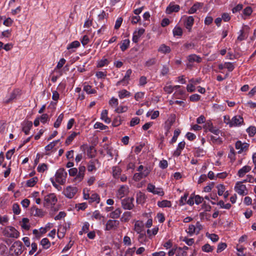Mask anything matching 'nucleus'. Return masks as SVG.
<instances>
[{"label": "nucleus", "mask_w": 256, "mask_h": 256, "mask_svg": "<svg viewBox=\"0 0 256 256\" xmlns=\"http://www.w3.org/2000/svg\"><path fill=\"white\" fill-rule=\"evenodd\" d=\"M213 250H214L213 247L211 246L208 244H204L202 247V250L204 252H212Z\"/></svg>", "instance_id": "56"}, {"label": "nucleus", "mask_w": 256, "mask_h": 256, "mask_svg": "<svg viewBox=\"0 0 256 256\" xmlns=\"http://www.w3.org/2000/svg\"><path fill=\"white\" fill-rule=\"evenodd\" d=\"M10 252L12 256H18L22 254L23 252L22 242L20 241L14 242L10 248Z\"/></svg>", "instance_id": "1"}, {"label": "nucleus", "mask_w": 256, "mask_h": 256, "mask_svg": "<svg viewBox=\"0 0 256 256\" xmlns=\"http://www.w3.org/2000/svg\"><path fill=\"white\" fill-rule=\"evenodd\" d=\"M58 142H59V140H56L53 141L52 142L49 144L48 145L46 146V147H45L46 150L50 151L51 150H52L55 146L58 143Z\"/></svg>", "instance_id": "51"}, {"label": "nucleus", "mask_w": 256, "mask_h": 256, "mask_svg": "<svg viewBox=\"0 0 256 256\" xmlns=\"http://www.w3.org/2000/svg\"><path fill=\"white\" fill-rule=\"evenodd\" d=\"M108 112L106 110H103L100 114V118L106 124H109L111 122L110 118L108 116Z\"/></svg>", "instance_id": "27"}, {"label": "nucleus", "mask_w": 256, "mask_h": 256, "mask_svg": "<svg viewBox=\"0 0 256 256\" xmlns=\"http://www.w3.org/2000/svg\"><path fill=\"white\" fill-rule=\"evenodd\" d=\"M20 225L22 228L25 230H28L30 228L29 220L28 218H24L20 222Z\"/></svg>", "instance_id": "24"}, {"label": "nucleus", "mask_w": 256, "mask_h": 256, "mask_svg": "<svg viewBox=\"0 0 256 256\" xmlns=\"http://www.w3.org/2000/svg\"><path fill=\"white\" fill-rule=\"evenodd\" d=\"M67 172L64 168H59L55 174L56 182L60 184H64L66 182Z\"/></svg>", "instance_id": "3"}, {"label": "nucleus", "mask_w": 256, "mask_h": 256, "mask_svg": "<svg viewBox=\"0 0 256 256\" xmlns=\"http://www.w3.org/2000/svg\"><path fill=\"white\" fill-rule=\"evenodd\" d=\"M84 90L88 94H94L96 93V90L92 88V87L90 85H84Z\"/></svg>", "instance_id": "42"}, {"label": "nucleus", "mask_w": 256, "mask_h": 256, "mask_svg": "<svg viewBox=\"0 0 256 256\" xmlns=\"http://www.w3.org/2000/svg\"><path fill=\"white\" fill-rule=\"evenodd\" d=\"M216 188L218 189V195L222 196L224 194V193L226 190L224 186L222 184H220L216 186Z\"/></svg>", "instance_id": "47"}, {"label": "nucleus", "mask_w": 256, "mask_h": 256, "mask_svg": "<svg viewBox=\"0 0 256 256\" xmlns=\"http://www.w3.org/2000/svg\"><path fill=\"white\" fill-rule=\"evenodd\" d=\"M242 182H236L234 187V190L240 196H246L248 194L246 186L242 184Z\"/></svg>", "instance_id": "5"}, {"label": "nucleus", "mask_w": 256, "mask_h": 256, "mask_svg": "<svg viewBox=\"0 0 256 256\" xmlns=\"http://www.w3.org/2000/svg\"><path fill=\"white\" fill-rule=\"evenodd\" d=\"M243 118L240 116H236L231 119L230 127L240 126L243 123Z\"/></svg>", "instance_id": "13"}, {"label": "nucleus", "mask_w": 256, "mask_h": 256, "mask_svg": "<svg viewBox=\"0 0 256 256\" xmlns=\"http://www.w3.org/2000/svg\"><path fill=\"white\" fill-rule=\"evenodd\" d=\"M146 199V196L142 192H138L136 194V202L138 204H142L144 203Z\"/></svg>", "instance_id": "31"}, {"label": "nucleus", "mask_w": 256, "mask_h": 256, "mask_svg": "<svg viewBox=\"0 0 256 256\" xmlns=\"http://www.w3.org/2000/svg\"><path fill=\"white\" fill-rule=\"evenodd\" d=\"M32 214L35 216L42 217L44 215V212L36 206H33L31 209Z\"/></svg>", "instance_id": "17"}, {"label": "nucleus", "mask_w": 256, "mask_h": 256, "mask_svg": "<svg viewBox=\"0 0 256 256\" xmlns=\"http://www.w3.org/2000/svg\"><path fill=\"white\" fill-rule=\"evenodd\" d=\"M228 157L232 162H234L236 160V152L232 146L230 147V152L228 154Z\"/></svg>", "instance_id": "45"}, {"label": "nucleus", "mask_w": 256, "mask_h": 256, "mask_svg": "<svg viewBox=\"0 0 256 256\" xmlns=\"http://www.w3.org/2000/svg\"><path fill=\"white\" fill-rule=\"evenodd\" d=\"M187 233L189 235H190V236H192L194 234H196V228H195V227H194V224H190L188 228V230L187 231Z\"/></svg>", "instance_id": "55"}, {"label": "nucleus", "mask_w": 256, "mask_h": 256, "mask_svg": "<svg viewBox=\"0 0 256 256\" xmlns=\"http://www.w3.org/2000/svg\"><path fill=\"white\" fill-rule=\"evenodd\" d=\"M158 206L160 208H170L172 206L171 202L168 200H163L158 202Z\"/></svg>", "instance_id": "34"}, {"label": "nucleus", "mask_w": 256, "mask_h": 256, "mask_svg": "<svg viewBox=\"0 0 256 256\" xmlns=\"http://www.w3.org/2000/svg\"><path fill=\"white\" fill-rule=\"evenodd\" d=\"M4 235L8 238H18L20 236V232L11 226H7L4 230Z\"/></svg>", "instance_id": "4"}, {"label": "nucleus", "mask_w": 256, "mask_h": 256, "mask_svg": "<svg viewBox=\"0 0 256 256\" xmlns=\"http://www.w3.org/2000/svg\"><path fill=\"white\" fill-rule=\"evenodd\" d=\"M112 170V176L115 178H118L121 174L122 170L118 166H113Z\"/></svg>", "instance_id": "32"}, {"label": "nucleus", "mask_w": 256, "mask_h": 256, "mask_svg": "<svg viewBox=\"0 0 256 256\" xmlns=\"http://www.w3.org/2000/svg\"><path fill=\"white\" fill-rule=\"evenodd\" d=\"M64 116V115L62 113L59 115V116L57 118L56 121L54 123V128H58L60 126L61 122L63 120Z\"/></svg>", "instance_id": "43"}, {"label": "nucleus", "mask_w": 256, "mask_h": 256, "mask_svg": "<svg viewBox=\"0 0 256 256\" xmlns=\"http://www.w3.org/2000/svg\"><path fill=\"white\" fill-rule=\"evenodd\" d=\"M130 41L128 39H125L123 40L120 46V48L122 51H125L130 46Z\"/></svg>", "instance_id": "33"}, {"label": "nucleus", "mask_w": 256, "mask_h": 256, "mask_svg": "<svg viewBox=\"0 0 256 256\" xmlns=\"http://www.w3.org/2000/svg\"><path fill=\"white\" fill-rule=\"evenodd\" d=\"M131 216H132L131 212H124L121 218V220L122 222H126L130 220Z\"/></svg>", "instance_id": "44"}, {"label": "nucleus", "mask_w": 256, "mask_h": 256, "mask_svg": "<svg viewBox=\"0 0 256 256\" xmlns=\"http://www.w3.org/2000/svg\"><path fill=\"white\" fill-rule=\"evenodd\" d=\"M140 120L138 118V117L133 118L130 122V126H134L140 123Z\"/></svg>", "instance_id": "58"}, {"label": "nucleus", "mask_w": 256, "mask_h": 256, "mask_svg": "<svg viewBox=\"0 0 256 256\" xmlns=\"http://www.w3.org/2000/svg\"><path fill=\"white\" fill-rule=\"evenodd\" d=\"M226 248V243L222 242L218 244L217 248V252H220L224 250Z\"/></svg>", "instance_id": "61"}, {"label": "nucleus", "mask_w": 256, "mask_h": 256, "mask_svg": "<svg viewBox=\"0 0 256 256\" xmlns=\"http://www.w3.org/2000/svg\"><path fill=\"white\" fill-rule=\"evenodd\" d=\"M119 224L120 222L118 220H109L106 222L105 230H116L119 226Z\"/></svg>", "instance_id": "11"}, {"label": "nucleus", "mask_w": 256, "mask_h": 256, "mask_svg": "<svg viewBox=\"0 0 256 256\" xmlns=\"http://www.w3.org/2000/svg\"><path fill=\"white\" fill-rule=\"evenodd\" d=\"M80 46V43L78 40H75L68 44L67 46L68 50H71L72 52H74V49L78 48Z\"/></svg>", "instance_id": "29"}, {"label": "nucleus", "mask_w": 256, "mask_h": 256, "mask_svg": "<svg viewBox=\"0 0 256 256\" xmlns=\"http://www.w3.org/2000/svg\"><path fill=\"white\" fill-rule=\"evenodd\" d=\"M144 224L142 222L138 220L135 222L134 230L138 233L140 234L143 230Z\"/></svg>", "instance_id": "23"}, {"label": "nucleus", "mask_w": 256, "mask_h": 256, "mask_svg": "<svg viewBox=\"0 0 256 256\" xmlns=\"http://www.w3.org/2000/svg\"><path fill=\"white\" fill-rule=\"evenodd\" d=\"M217 204L220 206L221 208H225L227 210H229L230 208L232 206L230 204L228 203L226 204H224V201L220 200L218 203Z\"/></svg>", "instance_id": "52"}, {"label": "nucleus", "mask_w": 256, "mask_h": 256, "mask_svg": "<svg viewBox=\"0 0 256 256\" xmlns=\"http://www.w3.org/2000/svg\"><path fill=\"white\" fill-rule=\"evenodd\" d=\"M98 162V160H93L90 161L88 164V170L90 172L96 170V166Z\"/></svg>", "instance_id": "22"}, {"label": "nucleus", "mask_w": 256, "mask_h": 256, "mask_svg": "<svg viewBox=\"0 0 256 256\" xmlns=\"http://www.w3.org/2000/svg\"><path fill=\"white\" fill-rule=\"evenodd\" d=\"M80 134V132H72V134L67 138L66 140L65 144L66 145H70L74 138Z\"/></svg>", "instance_id": "30"}, {"label": "nucleus", "mask_w": 256, "mask_h": 256, "mask_svg": "<svg viewBox=\"0 0 256 256\" xmlns=\"http://www.w3.org/2000/svg\"><path fill=\"white\" fill-rule=\"evenodd\" d=\"M187 59L189 62H196L198 63H200L202 61V58L195 54H192L189 55Z\"/></svg>", "instance_id": "20"}, {"label": "nucleus", "mask_w": 256, "mask_h": 256, "mask_svg": "<svg viewBox=\"0 0 256 256\" xmlns=\"http://www.w3.org/2000/svg\"><path fill=\"white\" fill-rule=\"evenodd\" d=\"M252 168L249 166H243L242 168L239 170L238 172V176L240 178L243 177L246 174L249 172L251 170Z\"/></svg>", "instance_id": "18"}, {"label": "nucleus", "mask_w": 256, "mask_h": 256, "mask_svg": "<svg viewBox=\"0 0 256 256\" xmlns=\"http://www.w3.org/2000/svg\"><path fill=\"white\" fill-rule=\"evenodd\" d=\"M144 28H140L138 30H136L133 34L132 41L134 42H138L140 38L144 34Z\"/></svg>", "instance_id": "16"}, {"label": "nucleus", "mask_w": 256, "mask_h": 256, "mask_svg": "<svg viewBox=\"0 0 256 256\" xmlns=\"http://www.w3.org/2000/svg\"><path fill=\"white\" fill-rule=\"evenodd\" d=\"M158 51L162 54H166L170 53L171 51V49L170 46L162 44L160 46Z\"/></svg>", "instance_id": "28"}, {"label": "nucleus", "mask_w": 256, "mask_h": 256, "mask_svg": "<svg viewBox=\"0 0 256 256\" xmlns=\"http://www.w3.org/2000/svg\"><path fill=\"white\" fill-rule=\"evenodd\" d=\"M248 29V27L246 26H245L243 30H241L240 31V34L238 36L237 39L238 40L240 41L243 40H245L248 34L246 32V30Z\"/></svg>", "instance_id": "21"}, {"label": "nucleus", "mask_w": 256, "mask_h": 256, "mask_svg": "<svg viewBox=\"0 0 256 256\" xmlns=\"http://www.w3.org/2000/svg\"><path fill=\"white\" fill-rule=\"evenodd\" d=\"M16 97V94L14 92H12L10 94L8 98H6L4 100V102L6 104H8L12 100L15 99Z\"/></svg>", "instance_id": "41"}, {"label": "nucleus", "mask_w": 256, "mask_h": 256, "mask_svg": "<svg viewBox=\"0 0 256 256\" xmlns=\"http://www.w3.org/2000/svg\"><path fill=\"white\" fill-rule=\"evenodd\" d=\"M121 122L122 120L120 117L117 116L114 119V120L112 124V126L115 127L118 126L121 124Z\"/></svg>", "instance_id": "59"}, {"label": "nucleus", "mask_w": 256, "mask_h": 256, "mask_svg": "<svg viewBox=\"0 0 256 256\" xmlns=\"http://www.w3.org/2000/svg\"><path fill=\"white\" fill-rule=\"evenodd\" d=\"M206 236L209 238L210 239V240L212 241L213 242H217L218 240V236L217 234H208V233H206Z\"/></svg>", "instance_id": "49"}, {"label": "nucleus", "mask_w": 256, "mask_h": 256, "mask_svg": "<svg viewBox=\"0 0 256 256\" xmlns=\"http://www.w3.org/2000/svg\"><path fill=\"white\" fill-rule=\"evenodd\" d=\"M128 192V188L126 185L122 186L118 190L116 196L118 198L121 199L127 195Z\"/></svg>", "instance_id": "12"}, {"label": "nucleus", "mask_w": 256, "mask_h": 256, "mask_svg": "<svg viewBox=\"0 0 256 256\" xmlns=\"http://www.w3.org/2000/svg\"><path fill=\"white\" fill-rule=\"evenodd\" d=\"M210 140L213 143L218 144H220L222 142V139L220 137H216L213 136H210Z\"/></svg>", "instance_id": "50"}, {"label": "nucleus", "mask_w": 256, "mask_h": 256, "mask_svg": "<svg viewBox=\"0 0 256 256\" xmlns=\"http://www.w3.org/2000/svg\"><path fill=\"white\" fill-rule=\"evenodd\" d=\"M37 177H34L26 181V186L29 187L34 186L38 182Z\"/></svg>", "instance_id": "40"}, {"label": "nucleus", "mask_w": 256, "mask_h": 256, "mask_svg": "<svg viewBox=\"0 0 256 256\" xmlns=\"http://www.w3.org/2000/svg\"><path fill=\"white\" fill-rule=\"evenodd\" d=\"M176 256H187V252L185 250L181 249V248L180 247L178 248V250L176 254Z\"/></svg>", "instance_id": "63"}, {"label": "nucleus", "mask_w": 256, "mask_h": 256, "mask_svg": "<svg viewBox=\"0 0 256 256\" xmlns=\"http://www.w3.org/2000/svg\"><path fill=\"white\" fill-rule=\"evenodd\" d=\"M246 132L250 136H252L256 133V128L254 126H250L248 128H247Z\"/></svg>", "instance_id": "53"}, {"label": "nucleus", "mask_w": 256, "mask_h": 256, "mask_svg": "<svg viewBox=\"0 0 256 256\" xmlns=\"http://www.w3.org/2000/svg\"><path fill=\"white\" fill-rule=\"evenodd\" d=\"M118 100L114 97H112L109 101V104L112 106L116 107L118 106Z\"/></svg>", "instance_id": "60"}, {"label": "nucleus", "mask_w": 256, "mask_h": 256, "mask_svg": "<svg viewBox=\"0 0 256 256\" xmlns=\"http://www.w3.org/2000/svg\"><path fill=\"white\" fill-rule=\"evenodd\" d=\"M77 192L78 189L76 187L68 186L64 190L63 193L66 198H72L75 196Z\"/></svg>", "instance_id": "7"}, {"label": "nucleus", "mask_w": 256, "mask_h": 256, "mask_svg": "<svg viewBox=\"0 0 256 256\" xmlns=\"http://www.w3.org/2000/svg\"><path fill=\"white\" fill-rule=\"evenodd\" d=\"M147 190L148 192H152L154 194L159 195L160 196H162L164 194L162 188H156V186L152 184H148Z\"/></svg>", "instance_id": "6"}, {"label": "nucleus", "mask_w": 256, "mask_h": 256, "mask_svg": "<svg viewBox=\"0 0 256 256\" xmlns=\"http://www.w3.org/2000/svg\"><path fill=\"white\" fill-rule=\"evenodd\" d=\"M109 62L106 58H102L99 60L98 62L97 66L99 68L103 67L105 66L108 65Z\"/></svg>", "instance_id": "48"}, {"label": "nucleus", "mask_w": 256, "mask_h": 256, "mask_svg": "<svg viewBox=\"0 0 256 256\" xmlns=\"http://www.w3.org/2000/svg\"><path fill=\"white\" fill-rule=\"evenodd\" d=\"M32 126V123L30 121H27L24 124L22 130L26 134H28Z\"/></svg>", "instance_id": "26"}, {"label": "nucleus", "mask_w": 256, "mask_h": 256, "mask_svg": "<svg viewBox=\"0 0 256 256\" xmlns=\"http://www.w3.org/2000/svg\"><path fill=\"white\" fill-rule=\"evenodd\" d=\"M95 129H100L101 130H105L108 128V126L104 125L100 122H96L94 126Z\"/></svg>", "instance_id": "46"}, {"label": "nucleus", "mask_w": 256, "mask_h": 256, "mask_svg": "<svg viewBox=\"0 0 256 256\" xmlns=\"http://www.w3.org/2000/svg\"><path fill=\"white\" fill-rule=\"evenodd\" d=\"M173 34L175 36H181L182 34V30L180 26H175L172 30Z\"/></svg>", "instance_id": "39"}, {"label": "nucleus", "mask_w": 256, "mask_h": 256, "mask_svg": "<svg viewBox=\"0 0 256 256\" xmlns=\"http://www.w3.org/2000/svg\"><path fill=\"white\" fill-rule=\"evenodd\" d=\"M132 73V70L131 69L128 70L123 78L122 80L118 82L116 85L118 86L120 85L122 82L124 83V85H127L128 84V81L130 80V76Z\"/></svg>", "instance_id": "14"}, {"label": "nucleus", "mask_w": 256, "mask_h": 256, "mask_svg": "<svg viewBox=\"0 0 256 256\" xmlns=\"http://www.w3.org/2000/svg\"><path fill=\"white\" fill-rule=\"evenodd\" d=\"M57 200V198L54 194H49L44 198V206L49 208L55 205Z\"/></svg>", "instance_id": "2"}, {"label": "nucleus", "mask_w": 256, "mask_h": 256, "mask_svg": "<svg viewBox=\"0 0 256 256\" xmlns=\"http://www.w3.org/2000/svg\"><path fill=\"white\" fill-rule=\"evenodd\" d=\"M202 6V4L200 2L195 3L187 12L188 14H193L197 11V10L200 8Z\"/></svg>", "instance_id": "19"}, {"label": "nucleus", "mask_w": 256, "mask_h": 256, "mask_svg": "<svg viewBox=\"0 0 256 256\" xmlns=\"http://www.w3.org/2000/svg\"><path fill=\"white\" fill-rule=\"evenodd\" d=\"M194 20V18L192 16H186L184 17V26L189 32L192 31Z\"/></svg>", "instance_id": "9"}, {"label": "nucleus", "mask_w": 256, "mask_h": 256, "mask_svg": "<svg viewBox=\"0 0 256 256\" xmlns=\"http://www.w3.org/2000/svg\"><path fill=\"white\" fill-rule=\"evenodd\" d=\"M185 91L182 90H178L172 96L177 99H183L185 98Z\"/></svg>", "instance_id": "25"}, {"label": "nucleus", "mask_w": 256, "mask_h": 256, "mask_svg": "<svg viewBox=\"0 0 256 256\" xmlns=\"http://www.w3.org/2000/svg\"><path fill=\"white\" fill-rule=\"evenodd\" d=\"M196 231V234H198L200 232L203 228L202 225L199 222H197L196 224L194 225Z\"/></svg>", "instance_id": "62"}, {"label": "nucleus", "mask_w": 256, "mask_h": 256, "mask_svg": "<svg viewBox=\"0 0 256 256\" xmlns=\"http://www.w3.org/2000/svg\"><path fill=\"white\" fill-rule=\"evenodd\" d=\"M249 144L246 142H242L241 141L238 140L236 142L235 147L236 150H238V154H241L243 152L246 151L248 150Z\"/></svg>", "instance_id": "10"}, {"label": "nucleus", "mask_w": 256, "mask_h": 256, "mask_svg": "<svg viewBox=\"0 0 256 256\" xmlns=\"http://www.w3.org/2000/svg\"><path fill=\"white\" fill-rule=\"evenodd\" d=\"M144 92H138L134 94V98L136 100L138 101L140 100L142 98L144 97Z\"/></svg>", "instance_id": "64"}, {"label": "nucleus", "mask_w": 256, "mask_h": 256, "mask_svg": "<svg viewBox=\"0 0 256 256\" xmlns=\"http://www.w3.org/2000/svg\"><path fill=\"white\" fill-rule=\"evenodd\" d=\"M40 244L44 249H48L50 246V242L47 238H44L40 241Z\"/></svg>", "instance_id": "38"}, {"label": "nucleus", "mask_w": 256, "mask_h": 256, "mask_svg": "<svg viewBox=\"0 0 256 256\" xmlns=\"http://www.w3.org/2000/svg\"><path fill=\"white\" fill-rule=\"evenodd\" d=\"M118 96L120 98L122 99L130 96V93L126 90H122L118 92Z\"/></svg>", "instance_id": "35"}, {"label": "nucleus", "mask_w": 256, "mask_h": 256, "mask_svg": "<svg viewBox=\"0 0 256 256\" xmlns=\"http://www.w3.org/2000/svg\"><path fill=\"white\" fill-rule=\"evenodd\" d=\"M100 200V198L98 194L96 193H92L90 196L89 202H96V203H99Z\"/></svg>", "instance_id": "37"}, {"label": "nucleus", "mask_w": 256, "mask_h": 256, "mask_svg": "<svg viewBox=\"0 0 256 256\" xmlns=\"http://www.w3.org/2000/svg\"><path fill=\"white\" fill-rule=\"evenodd\" d=\"M8 222V218L7 216H0V224L2 226L6 225Z\"/></svg>", "instance_id": "54"}, {"label": "nucleus", "mask_w": 256, "mask_h": 256, "mask_svg": "<svg viewBox=\"0 0 256 256\" xmlns=\"http://www.w3.org/2000/svg\"><path fill=\"white\" fill-rule=\"evenodd\" d=\"M122 213L120 208H118L110 213V217L112 218H118Z\"/></svg>", "instance_id": "36"}, {"label": "nucleus", "mask_w": 256, "mask_h": 256, "mask_svg": "<svg viewBox=\"0 0 256 256\" xmlns=\"http://www.w3.org/2000/svg\"><path fill=\"white\" fill-rule=\"evenodd\" d=\"M134 198H128L124 199L122 201V208L125 210H132L134 206L133 202Z\"/></svg>", "instance_id": "8"}, {"label": "nucleus", "mask_w": 256, "mask_h": 256, "mask_svg": "<svg viewBox=\"0 0 256 256\" xmlns=\"http://www.w3.org/2000/svg\"><path fill=\"white\" fill-rule=\"evenodd\" d=\"M180 10V6L178 4L170 3L166 9V13L170 14L173 12H178Z\"/></svg>", "instance_id": "15"}, {"label": "nucleus", "mask_w": 256, "mask_h": 256, "mask_svg": "<svg viewBox=\"0 0 256 256\" xmlns=\"http://www.w3.org/2000/svg\"><path fill=\"white\" fill-rule=\"evenodd\" d=\"M13 212L15 214H19L20 212V206L18 204H14L12 206Z\"/></svg>", "instance_id": "57"}]
</instances>
